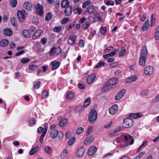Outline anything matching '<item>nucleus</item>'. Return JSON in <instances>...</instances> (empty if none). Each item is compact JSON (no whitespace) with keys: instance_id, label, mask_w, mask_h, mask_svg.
<instances>
[{"instance_id":"3c124183","label":"nucleus","mask_w":159,"mask_h":159,"mask_svg":"<svg viewBox=\"0 0 159 159\" xmlns=\"http://www.w3.org/2000/svg\"><path fill=\"white\" fill-rule=\"evenodd\" d=\"M45 151L48 154H50L52 153V150L49 147H47L45 148Z\"/></svg>"},{"instance_id":"58836bf2","label":"nucleus","mask_w":159,"mask_h":159,"mask_svg":"<svg viewBox=\"0 0 159 159\" xmlns=\"http://www.w3.org/2000/svg\"><path fill=\"white\" fill-rule=\"evenodd\" d=\"M91 99L90 98H87L85 100L84 104V107H86L88 106L90 103Z\"/></svg>"},{"instance_id":"c756f323","label":"nucleus","mask_w":159,"mask_h":159,"mask_svg":"<svg viewBox=\"0 0 159 159\" xmlns=\"http://www.w3.org/2000/svg\"><path fill=\"white\" fill-rule=\"evenodd\" d=\"M156 15L152 14L151 17V26H153L155 24V21L156 20Z\"/></svg>"},{"instance_id":"412c9836","label":"nucleus","mask_w":159,"mask_h":159,"mask_svg":"<svg viewBox=\"0 0 159 159\" xmlns=\"http://www.w3.org/2000/svg\"><path fill=\"white\" fill-rule=\"evenodd\" d=\"M3 33L5 36H10L12 34V31L11 29L7 28L4 30Z\"/></svg>"},{"instance_id":"a211bd4d","label":"nucleus","mask_w":159,"mask_h":159,"mask_svg":"<svg viewBox=\"0 0 159 159\" xmlns=\"http://www.w3.org/2000/svg\"><path fill=\"white\" fill-rule=\"evenodd\" d=\"M149 25V21L148 20H147L143 25L142 29L143 31H145L148 30Z\"/></svg>"},{"instance_id":"a18cd8bd","label":"nucleus","mask_w":159,"mask_h":159,"mask_svg":"<svg viewBox=\"0 0 159 159\" xmlns=\"http://www.w3.org/2000/svg\"><path fill=\"white\" fill-rule=\"evenodd\" d=\"M52 15L51 12L48 13L46 16L45 20L47 21L49 20L52 18Z\"/></svg>"},{"instance_id":"4468645a","label":"nucleus","mask_w":159,"mask_h":159,"mask_svg":"<svg viewBox=\"0 0 159 159\" xmlns=\"http://www.w3.org/2000/svg\"><path fill=\"white\" fill-rule=\"evenodd\" d=\"M96 75L95 74H93L89 75L87 79V81L88 84H91L96 78Z\"/></svg>"},{"instance_id":"bb28decb","label":"nucleus","mask_w":159,"mask_h":159,"mask_svg":"<svg viewBox=\"0 0 159 159\" xmlns=\"http://www.w3.org/2000/svg\"><path fill=\"white\" fill-rule=\"evenodd\" d=\"M67 122V119L65 118L62 119L59 122V125L60 127L65 126L66 125Z\"/></svg>"},{"instance_id":"0e129e2a","label":"nucleus","mask_w":159,"mask_h":159,"mask_svg":"<svg viewBox=\"0 0 159 159\" xmlns=\"http://www.w3.org/2000/svg\"><path fill=\"white\" fill-rule=\"evenodd\" d=\"M148 93V91L147 90H142L141 92V94L142 95H147Z\"/></svg>"},{"instance_id":"e2e57ef3","label":"nucleus","mask_w":159,"mask_h":159,"mask_svg":"<svg viewBox=\"0 0 159 159\" xmlns=\"http://www.w3.org/2000/svg\"><path fill=\"white\" fill-rule=\"evenodd\" d=\"M75 140V138L74 137L71 138L68 141V144L70 146L73 143Z\"/></svg>"},{"instance_id":"c85d7f7f","label":"nucleus","mask_w":159,"mask_h":159,"mask_svg":"<svg viewBox=\"0 0 159 159\" xmlns=\"http://www.w3.org/2000/svg\"><path fill=\"white\" fill-rule=\"evenodd\" d=\"M23 36L26 38H29L30 37V33L29 31L27 30H24L22 32Z\"/></svg>"},{"instance_id":"ea45409f","label":"nucleus","mask_w":159,"mask_h":159,"mask_svg":"<svg viewBox=\"0 0 159 159\" xmlns=\"http://www.w3.org/2000/svg\"><path fill=\"white\" fill-rule=\"evenodd\" d=\"M17 0H11L10 3L12 7H15L17 5Z\"/></svg>"},{"instance_id":"c03bdc74","label":"nucleus","mask_w":159,"mask_h":159,"mask_svg":"<svg viewBox=\"0 0 159 159\" xmlns=\"http://www.w3.org/2000/svg\"><path fill=\"white\" fill-rule=\"evenodd\" d=\"M68 153V150L66 149H65L63 150L62 153L61 154V156L62 157H67V154Z\"/></svg>"},{"instance_id":"338daca9","label":"nucleus","mask_w":159,"mask_h":159,"mask_svg":"<svg viewBox=\"0 0 159 159\" xmlns=\"http://www.w3.org/2000/svg\"><path fill=\"white\" fill-rule=\"evenodd\" d=\"M44 129L42 127H39L37 130V132L38 133H41L43 132Z\"/></svg>"},{"instance_id":"f8f14e48","label":"nucleus","mask_w":159,"mask_h":159,"mask_svg":"<svg viewBox=\"0 0 159 159\" xmlns=\"http://www.w3.org/2000/svg\"><path fill=\"white\" fill-rule=\"evenodd\" d=\"M52 67L51 69L52 70H54L57 69L59 67L60 65V63L56 61H52L50 63Z\"/></svg>"},{"instance_id":"79ce46f5","label":"nucleus","mask_w":159,"mask_h":159,"mask_svg":"<svg viewBox=\"0 0 159 159\" xmlns=\"http://www.w3.org/2000/svg\"><path fill=\"white\" fill-rule=\"evenodd\" d=\"M95 10L94 7L93 6H89L87 8V12H88L91 13H93Z\"/></svg>"},{"instance_id":"aec40b11","label":"nucleus","mask_w":159,"mask_h":159,"mask_svg":"<svg viewBox=\"0 0 159 159\" xmlns=\"http://www.w3.org/2000/svg\"><path fill=\"white\" fill-rule=\"evenodd\" d=\"M56 50H60V53L62 51L59 47L56 48L55 47H53L52 48L50 52L49 55L50 56H53L56 53Z\"/></svg>"},{"instance_id":"a19ab883","label":"nucleus","mask_w":159,"mask_h":159,"mask_svg":"<svg viewBox=\"0 0 159 159\" xmlns=\"http://www.w3.org/2000/svg\"><path fill=\"white\" fill-rule=\"evenodd\" d=\"M42 97L43 98H45L49 95V92L47 90H45L42 93Z\"/></svg>"},{"instance_id":"680f3d73","label":"nucleus","mask_w":159,"mask_h":159,"mask_svg":"<svg viewBox=\"0 0 159 159\" xmlns=\"http://www.w3.org/2000/svg\"><path fill=\"white\" fill-rule=\"evenodd\" d=\"M119 51L118 49H116L114 51L111 52L110 53H109V56L110 57H112L115 55L116 53Z\"/></svg>"},{"instance_id":"9d476101","label":"nucleus","mask_w":159,"mask_h":159,"mask_svg":"<svg viewBox=\"0 0 159 159\" xmlns=\"http://www.w3.org/2000/svg\"><path fill=\"white\" fill-rule=\"evenodd\" d=\"M126 92L125 89L121 90L116 95L115 97V99L116 100H120L123 97Z\"/></svg>"},{"instance_id":"a878e982","label":"nucleus","mask_w":159,"mask_h":159,"mask_svg":"<svg viewBox=\"0 0 159 159\" xmlns=\"http://www.w3.org/2000/svg\"><path fill=\"white\" fill-rule=\"evenodd\" d=\"M147 145V141H145L143 142L141 145L139 147L138 149L137 150V152H139L140 151L142 150V149Z\"/></svg>"},{"instance_id":"49530a36","label":"nucleus","mask_w":159,"mask_h":159,"mask_svg":"<svg viewBox=\"0 0 159 159\" xmlns=\"http://www.w3.org/2000/svg\"><path fill=\"white\" fill-rule=\"evenodd\" d=\"M46 134V133H43L40 137V138L39 141L41 144H43L44 143V137L45 136Z\"/></svg>"},{"instance_id":"39448f33","label":"nucleus","mask_w":159,"mask_h":159,"mask_svg":"<svg viewBox=\"0 0 159 159\" xmlns=\"http://www.w3.org/2000/svg\"><path fill=\"white\" fill-rule=\"evenodd\" d=\"M133 124V121L129 118L125 119L123 120V125L125 128H129L132 126Z\"/></svg>"},{"instance_id":"7c9ffc66","label":"nucleus","mask_w":159,"mask_h":159,"mask_svg":"<svg viewBox=\"0 0 159 159\" xmlns=\"http://www.w3.org/2000/svg\"><path fill=\"white\" fill-rule=\"evenodd\" d=\"M8 44V41L6 39H2L0 42V45L2 47H5Z\"/></svg>"},{"instance_id":"f257e3e1","label":"nucleus","mask_w":159,"mask_h":159,"mask_svg":"<svg viewBox=\"0 0 159 159\" xmlns=\"http://www.w3.org/2000/svg\"><path fill=\"white\" fill-rule=\"evenodd\" d=\"M50 137L53 139L55 138L56 137L58 138L57 140V142H59L63 138L64 134L63 133L60 131H57L56 129H52L50 134Z\"/></svg>"},{"instance_id":"4d7b16f0","label":"nucleus","mask_w":159,"mask_h":159,"mask_svg":"<svg viewBox=\"0 0 159 159\" xmlns=\"http://www.w3.org/2000/svg\"><path fill=\"white\" fill-rule=\"evenodd\" d=\"M41 83L40 82H38L35 83L34 85V88L35 89H38L40 86Z\"/></svg>"},{"instance_id":"f03ea898","label":"nucleus","mask_w":159,"mask_h":159,"mask_svg":"<svg viewBox=\"0 0 159 159\" xmlns=\"http://www.w3.org/2000/svg\"><path fill=\"white\" fill-rule=\"evenodd\" d=\"M89 20L91 23H94L97 21H101L102 19L99 13L97 12L90 14L88 17Z\"/></svg>"},{"instance_id":"37998d69","label":"nucleus","mask_w":159,"mask_h":159,"mask_svg":"<svg viewBox=\"0 0 159 159\" xmlns=\"http://www.w3.org/2000/svg\"><path fill=\"white\" fill-rule=\"evenodd\" d=\"M145 152L144 151L141 152L137 156L134 157V159H139L140 158L145 154Z\"/></svg>"},{"instance_id":"4be33fe9","label":"nucleus","mask_w":159,"mask_h":159,"mask_svg":"<svg viewBox=\"0 0 159 159\" xmlns=\"http://www.w3.org/2000/svg\"><path fill=\"white\" fill-rule=\"evenodd\" d=\"M94 140V137L93 136H91L88 138L84 141V143L85 144H91Z\"/></svg>"},{"instance_id":"5701e85b","label":"nucleus","mask_w":159,"mask_h":159,"mask_svg":"<svg viewBox=\"0 0 159 159\" xmlns=\"http://www.w3.org/2000/svg\"><path fill=\"white\" fill-rule=\"evenodd\" d=\"M72 7L70 6L67 7L64 11L65 15L66 16H69L72 12Z\"/></svg>"},{"instance_id":"b1692460","label":"nucleus","mask_w":159,"mask_h":159,"mask_svg":"<svg viewBox=\"0 0 159 159\" xmlns=\"http://www.w3.org/2000/svg\"><path fill=\"white\" fill-rule=\"evenodd\" d=\"M118 81V79L116 78H112L110 79L108 81L109 85L110 86H112L116 84Z\"/></svg>"},{"instance_id":"20e7f679","label":"nucleus","mask_w":159,"mask_h":159,"mask_svg":"<svg viewBox=\"0 0 159 159\" xmlns=\"http://www.w3.org/2000/svg\"><path fill=\"white\" fill-rule=\"evenodd\" d=\"M34 8L36 10L37 14L40 16H42L43 14V6L39 3H37L34 6Z\"/></svg>"},{"instance_id":"6e6552de","label":"nucleus","mask_w":159,"mask_h":159,"mask_svg":"<svg viewBox=\"0 0 159 159\" xmlns=\"http://www.w3.org/2000/svg\"><path fill=\"white\" fill-rule=\"evenodd\" d=\"M118 109V105L116 104H114L109 109V113L111 115H114L116 113Z\"/></svg>"},{"instance_id":"7ed1b4c3","label":"nucleus","mask_w":159,"mask_h":159,"mask_svg":"<svg viewBox=\"0 0 159 159\" xmlns=\"http://www.w3.org/2000/svg\"><path fill=\"white\" fill-rule=\"evenodd\" d=\"M97 118V113L94 110H92L89 115V122L92 123L95 122Z\"/></svg>"},{"instance_id":"473e14b6","label":"nucleus","mask_w":159,"mask_h":159,"mask_svg":"<svg viewBox=\"0 0 159 159\" xmlns=\"http://www.w3.org/2000/svg\"><path fill=\"white\" fill-rule=\"evenodd\" d=\"M69 4V2L67 0H63L62 1L61 5L62 7L65 8Z\"/></svg>"},{"instance_id":"dca6fc26","label":"nucleus","mask_w":159,"mask_h":159,"mask_svg":"<svg viewBox=\"0 0 159 159\" xmlns=\"http://www.w3.org/2000/svg\"><path fill=\"white\" fill-rule=\"evenodd\" d=\"M147 57L140 56L139 60V63L140 65L142 66H145Z\"/></svg>"},{"instance_id":"cd10ccee","label":"nucleus","mask_w":159,"mask_h":159,"mask_svg":"<svg viewBox=\"0 0 159 159\" xmlns=\"http://www.w3.org/2000/svg\"><path fill=\"white\" fill-rule=\"evenodd\" d=\"M142 116V115L141 113H132L130 114V116L134 119H137L141 117Z\"/></svg>"},{"instance_id":"bf43d9fd","label":"nucleus","mask_w":159,"mask_h":159,"mask_svg":"<svg viewBox=\"0 0 159 159\" xmlns=\"http://www.w3.org/2000/svg\"><path fill=\"white\" fill-rule=\"evenodd\" d=\"M69 20V18H64L61 21V23L62 24H64L67 22Z\"/></svg>"},{"instance_id":"2f4dec72","label":"nucleus","mask_w":159,"mask_h":159,"mask_svg":"<svg viewBox=\"0 0 159 159\" xmlns=\"http://www.w3.org/2000/svg\"><path fill=\"white\" fill-rule=\"evenodd\" d=\"M112 88V87L111 86H110L109 84L107 85L102 88L101 89V91L103 92H104L109 90L111 89Z\"/></svg>"},{"instance_id":"e433bc0d","label":"nucleus","mask_w":159,"mask_h":159,"mask_svg":"<svg viewBox=\"0 0 159 159\" xmlns=\"http://www.w3.org/2000/svg\"><path fill=\"white\" fill-rule=\"evenodd\" d=\"M74 11L76 10L78 11V14L80 15L82 12V10L81 8H80L78 5L75 6L73 8Z\"/></svg>"},{"instance_id":"052dcab7","label":"nucleus","mask_w":159,"mask_h":159,"mask_svg":"<svg viewBox=\"0 0 159 159\" xmlns=\"http://www.w3.org/2000/svg\"><path fill=\"white\" fill-rule=\"evenodd\" d=\"M30 61L29 58H23L21 60V62L23 64H25Z\"/></svg>"},{"instance_id":"ddd939ff","label":"nucleus","mask_w":159,"mask_h":159,"mask_svg":"<svg viewBox=\"0 0 159 159\" xmlns=\"http://www.w3.org/2000/svg\"><path fill=\"white\" fill-rule=\"evenodd\" d=\"M124 138L126 142L129 143L130 145L132 144L134 142V140L130 135H124Z\"/></svg>"},{"instance_id":"5fc2aeb1","label":"nucleus","mask_w":159,"mask_h":159,"mask_svg":"<svg viewBox=\"0 0 159 159\" xmlns=\"http://www.w3.org/2000/svg\"><path fill=\"white\" fill-rule=\"evenodd\" d=\"M90 23L88 22H86L83 25L82 27L84 29L86 30L89 26Z\"/></svg>"},{"instance_id":"774afa93","label":"nucleus","mask_w":159,"mask_h":159,"mask_svg":"<svg viewBox=\"0 0 159 159\" xmlns=\"http://www.w3.org/2000/svg\"><path fill=\"white\" fill-rule=\"evenodd\" d=\"M113 48L112 46H110L108 47L105 50V52H109L110 51L113 50Z\"/></svg>"},{"instance_id":"603ef678","label":"nucleus","mask_w":159,"mask_h":159,"mask_svg":"<svg viewBox=\"0 0 159 159\" xmlns=\"http://www.w3.org/2000/svg\"><path fill=\"white\" fill-rule=\"evenodd\" d=\"M74 96V94L72 93L69 92L67 94L66 97L68 99H71Z\"/></svg>"},{"instance_id":"13d9d810","label":"nucleus","mask_w":159,"mask_h":159,"mask_svg":"<svg viewBox=\"0 0 159 159\" xmlns=\"http://www.w3.org/2000/svg\"><path fill=\"white\" fill-rule=\"evenodd\" d=\"M126 52V49H123L120 51L119 53V55L120 56H123L125 55Z\"/></svg>"},{"instance_id":"72a5a7b5","label":"nucleus","mask_w":159,"mask_h":159,"mask_svg":"<svg viewBox=\"0 0 159 159\" xmlns=\"http://www.w3.org/2000/svg\"><path fill=\"white\" fill-rule=\"evenodd\" d=\"M11 25L14 27L16 26V20L14 17H12L11 18Z\"/></svg>"},{"instance_id":"de8ad7c7","label":"nucleus","mask_w":159,"mask_h":159,"mask_svg":"<svg viewBox=\"0 0 159 159\" xmlns=\"http://www.w3.org/2000/svg\"><path fill=\"white\" fill-rule=\"evenodd\" d=\"M84 129L82 127H79L77 129L76 131V134H81L84 131Z\"/></svg>"},{"instance_id":"0eeeda50","label":"nucleus","mask_w":159,"mask_h":159,"mask_svg":"<svg viewBox=\"0 0 159 159\" xmlns=\"http://www.w3.org/2000/svg\"><path fill=\"white\" fill-rule=\"evenodd\" d=\"M25 11L19 10L17 12V16L20 21L23 22L25 20Z\"/></svg>"},{"instance_id":"393cba45","label":"nucleus","mask_w":159,"mask_h":159,"mask_svg":"<svg viewBox=\"0 0 159 159\" xmlns=\"http://www.w3.org/2000/svg\"><path fill=\"white\" fill-rule=\"evenodd\" d=\"M148 51L146 47L143 46L141 50L140 56L147 57Z\"/></svg>"},{"instance_id":"09e8293b","label":"nucleus","mask_w":159,"mask_h":159,"mask_svg":"<svg viewBox=\"0 0 159 159\" xmlns=\"http://www.w3.org/2000/svg\"><path fill=\"white\" fill-rule=\"evenodd\" d=\"M105 63L102 61H99L98 63L95 66V67L97 68H99L101 66L104 65Z\"/></svg>"},{"instance_id":"69168bd1","label":"nucleus","mask_w":159,"mask_h":159,"mask_svg":"<svg viewBox=\"0 0 159 159\" xmlns=\"http://www.w3.org/2000/svg\"><path fill=\"white\" fill-rule=\"evenodd\" d=\"M91 2L90 1H87L84 2L82 5V7L83 8H85L87 5H89V4H90Z\"/></svg>"},{"instance_id":"8fccbe9b","label":"nucleus","mask_w":159,"mask_h":159,"mask_svg":"<svg viewBox=\"0 0 159 159\" xmlns=\"http://www.w3.org/2000/svg\"><path fill=\"white\" fill-rule=\"evenodd\" d=\"M61 30V28L60 26L55 27L53 29V31L56 33H59Z\"/></svg>"},{"instance_id":"423d86ee","label":"nucleus","mask_w":159,"mask_h":159,"mask_svg":"<svg viewBox=\"0 0 159 159\" xmlns=\"http://www.w3.org/2000/svg\"><path fill=\"white\" fill-rule=\"evenodd\" d=\"M77 39V37L75 35L72 34L70 35L67 40V43L70 45H74Z\"/></svg>"},{"instance_id":"4c0bfd02","label":"nucleus","mask_w":159,"mask_h":159,"mask_svg":"<svg viewBox=\"0 0 159 159\" xmlns=\"http://www.w3.org/2000/svg\"><path fill=\"white\" fill-rule=\"evenodd\" d=\"M155 38L156 40L159 39V25L158 26L155 34Z\"/></svg>"},{"instance_id":"f704fd0d","label":"nucleus","mask_w":159,"mask_h":159,"mask_svg":"<svg viewBox=\"0 0 159 159\" xmlns=\"http://www.w3.org/2000/svg\"><path fill=\"white\" fill-rule=\"evenodd\" d=\"M24 8L26 10L28 11H30V3L29 2H26L24 3Z\"/></svg>"},{"instance_id":"6e6d98bb","label":"nucleus","mask_w":159,"mask_h":159,"mask_svg":"<svg viewBox=\"0 0 159 159\" xmlns=\"http://www.w3.org/2000/svg\"><path fill=\"white\" fill-rule=\"evenodd\" d=\"M100 32L101 34H104L106 31V28L105 26L102 27L100 28Z\"/></svg>"},{"instance_id":"1a4fd4ad","label":"nucleus","mask_w":159,"mask_h":159,"mask_svg":"<svg viewBox=\"0 0 159 159\" xmlns=\"http://www.w3.org/2000/svg\"><path fill=\"white\" fill-rule=\"evenodd\" d=\"M153 67L151 66H148L144 69L143 72L146 75H150L153 73Z\"/></svg>"},{"instance_id":"6ab92c4d","label":"nucleus","mask_w":159,"mask_h":159,"mask_svg":"<svg viewBox=\"0 0 159 159\" xmlns=\"http://www.w3.org/2000/svg\"><path fill=\"white\" fill-rule=\"evenodd\" d=\"M137 79V77L135 75H133L127 78L125 80L126 83L132 82L136 81Z\"/></svg>"},{"instance_id":"864d4df0","label":"nucleus","mask_w":159,"mask_h":159,"mask_svg":"<svg viewBox=\"0 0 159 159\" xmlns=\"http://www.w3.org/2000/svg\"><path fill=\"white\" fill-rule=\"evenodd\" d=\"M32 23L35 25H38L39 23L38 18L37 17H34L32 20Z\"/></svg>"},{"instance_id":"2eb2a0df","label":"nucleus","mask_w":159,"mask_h":159,"mask_svg":"<svg viewBox=\"0 0 159 159\" xmlns=\"http://www.w3.org/2000/svg\"><path fill=\"white\" fill-rule=\"evenodd\" d=\"M43 32L41 30H38L34 34L32 35V39H36L39 38Z\"/></svg>"},{"instance_id":"9b49d317","label":"nucleus","mask_w":159,"mask_h":159,"mask_svg":"<svg viewBox=\"0 0 159 159\" xmlns=\"http://www.w3.org/2000/svg\"><path fill=\"white\" fill-rule=\"evenodd\" d=\"M85 151L84 148L80 147L78 149L76 152V156L77 157L80 158L83 156Z\"/></svg>"},{"instance_id":"f3484780","label":"nucleus","mask_w":159,"mask_h":159,"mask_svg":"<svg viewBox=\"0 0 159 159\" xmlns=\"http://www.w3.org/2000/svg\"><path fill=\"white\" fill-rule=\"evenodd\" d=\"M97 150V148L95 146H92L89 149L88 154L89 156L93 155L96 151Z\"/></svg>"},{"instance_id":"c9c22d12","label":"nucleus","mask_w":159,"mask_h":159,"mask_svg":"<svg viewBox=\"0 0 159 159\" xmlns=\"http://www.w3.org/2000/svg\"><path fill=\"white\" fill-rule=\"evenodd\" d=\"M38 147L37 146H35L32 148L30 150V155H33L38 150Z\"/></svg>"}]
</instances>
